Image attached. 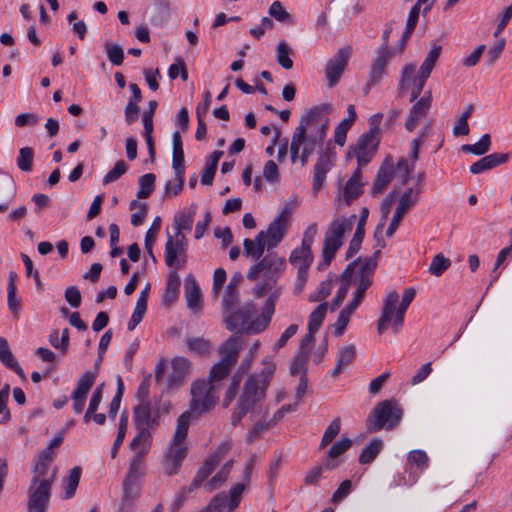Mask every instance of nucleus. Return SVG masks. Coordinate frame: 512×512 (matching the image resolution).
Instances as JSON below:
<instances>
[{
	"instance_id": "obj_44",
	"label": "nucleus",
	"mask_w": 512,
	"mask_h": 512,
	"mask_svg": "<svg viewBox=\"0 0 512 512\" xmlns=\"http://www.w3.org/2000/svg\"><path fill=\"white\" fill-rule=\"evenodd\" d=\"M156 177L152 173H147L142 175L139 178V190L137 192V197L139 199H145L148 198L153 190H154V183H155Z\"/></svg>"
},
{
	"instance_id": "obj_11",
	"label": "nucleus",
	"mask_w": 512,
	"mask_h": 512,
	"mask_svg": "<svg viewBox=\"0 0 512 512\" xmlns=\"http://www.w3.org/2000/svg\"><path fill=\"white\" fill-rule=\"evenodd\" d=\"M160 412L151 402L138 403L133 409V423L136 428L154 430L159 425Z\"/></svg>"
},
{
	"instance_id": "obj_45",
	"label": "nucleus",
	"mask_w": 512,
	"mask_h": 512,
	"mask_svg": "<svg viewBox=\"0 0 512 512\" xmlns=\"http://www.w3.org/2000/svg\"><path fill=\"white\" fill-rule=\"evenodd\" d=\"M34 150L31 147H23L19 150L17 166L23 172H30L33 166Z\"/></svg>"
},
{
	"instance_id": "obj_25",
	"label": "nucleus",
	"mask_w": 512,
	"mask_h": 512,
	"mask_svg": "<svg viewBox=\"0 0 512 512\" xmlns=\"http://www.w3.org/2000/svg\"><path fill=\"white\" fill-rule=\"evenodd\" d=\"M15 196V183L10 176L0 175V213L8 210Z\"/></svg>"
},
{
	"instance_id": "obj_20",
	"label": "nucleus",
	"mask_w": 512,
	"mask_h": 512,
	"mask_svg": "<svg viewBox=\"0 0 512 512\" xmlns=\"http://www.w3.org/2000/svg\"><path fill=\"white\" fill-rule=\"evenodd\" d=\"M186 455L187 449L184 445L171 443L163 463L164 473L168 476L177 474Z\"/></svg>"
},
{
	"instance_id": "obj_26",
	"label": "nucleus",
	"mask_w": 512,
	"mask_h": 512,
	"mask_svg": "<svg viewBox=\"0 0 512 512\" xmlns=\"http://www.w3.org/2000/svg\"><path fill=\"white\" fill-rule=\"evenodd\" d=\"M394 177V169L392 164L385 163L382 165L376 175V178L374 180L371 194L373 196L381 194L385 188L389 185L391 180Z\"/></svg>"
},
{
	"instance_id": "obj_56",
	"label": "nucleus",
	"mask_w": 512,
	"mask_h": 512,
	"mask_svg": "<svg viewBox=\"0 0 512 512\" xmlns=\"http://www.w3.org/2000/svg\"><path fill=\"white\" fill-rule=\"evenodd\" d=\"M441 50L442 48L440 45H434L420 66L419 71L431 75L435 63L440 56Z\"/></svg>"
},
{
	"instance_id": "obj_34",
	"label": "nucleus",
	"mask_w": 512,
	"mask_h": 512,
	"mask_svg": "<svg viewBox=\"0 0 512 512\" xmlns=\"http://www.w3.org/2000/svg\"><path fill=\"white\" fill-rule=\"evenodd\" d=\"M144 457L145 456L133 455L131 458L129 470L125 478L126 490L129 489L130 485H135L136 481L144 475Z\"/></svg>"
},
{
	"instance_id": "obj_46",
	"label": "nucleus",
	"mask_w": 512,
	"mask_h": 512,
	"mask_svg": "<svg viewBox=\"0 0 512 512\" xmlns=\"http://www.w3.org/2000/svg\"><path fill=\"white\" fill-rule=\"evenodd\" d=\"M216 465H214L208 459L205 460L203 466L198 470L194 480L192 481L190 487L188 488V492L198 488L202 482H204L210 474L214 471Z\"/></svg>"
},
{
	"instance_id": "obj_22",
	"label": "nucleus",
	"mask_w": 512,
	"mask_h": 512,
	"mask_svg": "<svg viewBox=\"0 0 512 512\" xmlns=\"http://www.w3.org/2000/svg\"><path fill=\"white\" fill-rule=\"evenodd\" d=\"M292 265L297 267V272L302 278L303 274H308V270L313 262V254L311 247L301 244L300 247L295 248L289 257Z\"/></svg>"
},
{
	"instance_id": "obj_64",
	"label": "nucleus",
	"mask_w": 512,
	"mask_h": 512,
	"mask_svg": "<svg viewBox=\"0 0 512 512\" xmlns=\"http://www.w3.org/2000/svg\"><path fill=\"white\" fill-rule=\"evenodd\" d=\"M352 445V441L349 438H342L335 442L328 451V458L335 459L338 456L345 453Z\"/></svg>"
},
{
	"instance_id": "obj_36",
	"label": "nucleus",
	"mask_w": 512,
	"mask_h": 512,
	"mask_svg": "<svg viewBox=\"0 0 512 512\" xmlns=\"http://www.w3.org/2000/svg\"><path fill=\"white\" fill-rule=\"evenodd\" d=\"M420 189L408 188L399 199L396 210L406 214L412 207H414L419 200Z\"/></svg>"
},
{
	"instance_id": "obj_48",
	"label": "nucleus",
	"mask_w": 512,
	"mask_h": 512,
	"mask_svg": "<svg viewBox=\"0 0 512 512\" xmlns=\"http://www.w3.org/2000/svg\"><path fill=\"white\" fill-rule=\"evenodd\" d=\"M308 360V351H297L291 366H290V374L295 376L301 373V376H305L307 372L306 363Z\"/></svg>"
},
{
	"instance_id": "obj_9",
	"label": "nucleus",
	"mask_w": 512,
	"mask_h": 512,
	"mask_svg": "<svg viewBox=\"0 0 512 512\" xmlns=\"http://www.w3.org/2000/svg\"><path fill=\"white\" fill-rule=\"evenodd\" d=\"M187 239L183 233L168 235L165 243L164 259L168 267L182 269L186 263Z\"/></svg>"
},
{
	"instance_id": "obj_21",
	"label": "nucleus",
	"mask_w": 512,
	"mask_h": 512,
	"mask_svg": "<svg viewBox=\"0 0 512 512\" xmlns=\"http://www.w3.org/2000/svg\"><path fill=\"white\" fill-rule=\"evenodd\" d=\"M358 261H360V258H357L356 260L350 262L347 265V267L344 269V271L342 272L341 285H340L334 299L332 300V303L330 306L332 311H335L341 305L343 300L345 299V297L348 293V290L350 288L352 276L355 272V269L358 266Z\"/></svg>"
},
{
	"instance_id": "obj_63",
	"label": "nucleus",
	"mask_w": 512,
	"mask_h": 512,
	"mask_svg": "<svg viewBox=\"0 0 512 512\" xmlns=\"http://www.w3.org/2000/svg\"><path fill=\"white\" fill-rule=\"evenodd\" d=\"M408 461L419 469H425L429 465V457L425 451L416 449L409 452Z\"/></svg>"
},
{
	"instance_id": "obj_2",
	"label": "nucleus",
	"mask_w": 512,
	"mask_h": 512,
	"mask_svg": "<svg viewBox=\"0 0 512 512\" xmlns=\"http://www.w3.org/2000/svg\"><path fill=\"white\" fill-rule=\"evenodd\" d=\"M280 292L276 291L267 299L261 315L255 320L251 321L254 315V304L251 302L245 303L240 307L231 310L224 314V323L229 331H234L237 328H246L249 332L259 333L264 331L269 325L272 316L275 312V302Z\"/></svg>"
},
{
	"instance_id": "obj_55",
	"label": "nucleus",
	"mask_w": 512,
	"mask_h": 512,
	"mask_svg": "<svg viewBox=\"0 0 512 512\" xmlns=\"http://www.w3.org/2000/svg\"><path fill=\"white\" fill-rule=\"evenodd\" d=\"M341 429V420L336 417L326 428L320 443V448H324L329 445L334 438L339 434Z\"/></svg>"
},
{
	"instance_id": "obj_24",
	"label": "nucleus",
	"mask_w": 512,
	"mask_h": 512,
	"mask_svg": "<svg viewBox=\"0 0 512 512\" xmlns=\"http://www.w3.org/2000/svg\"><path fill=\"white\" fill-rule=\"evenodd\" d=\"M509 154L506 153H492L489 154L475 163H473L469 170L472 174H480L490 169H493L508 161Z\"/></svg>"
},
{
	"instance_id": "obj_50",
	"label": "nucleus",
	"mask_w": 512,
	"mask_h": 512,
	"mask_svg": "<svg viewBox=\"0 0 512 512\" xmlns=\"http://www.w3.org/2000/svg\"><path fill=\"white\" fill-rule=\"evenodd\" d=\"M240 303V293L239 291H229L225 290L223 299L221 302V309L223 315L230 312L233 309H236Z\"/></svg>"
},
{
	"instance_id": "obj_5",
	"label": "nucleus",
	"mask_w": 512,
	"mask_h": 512,
	"mask_svg": "<svg viewBox=\"0 0 512 512\" xmlns=\"http://www.w3.org/2000/svg\"><path fill=\"white\" fill-rule=\"evenodd\" d=\"M353 222L348 218H338L333 220L325 233L322 257L325 265H329L335 256L337 250L343 244V236L346 231L352 229Z\"/></svg>"
},
{
	"instance_id": "obj_61",
	"label": "nucleus",
	"mask_w": 512,
	"mask_h": 512,
	"mask_svg": "<svg viewBox=\"0 0 512 512\" xmlns=\"http://www.w3.org/2000/svg\"><path fill=\"white\" fill-rule=\"evenodd\" d=\"M333 282L331 280L322 281L317 290L309 296L310 302H320L328 297L332 291Z\"/></svg>"
},
{
	"instance_id": "obj_16",
	"label": "nucleus",
	"mask_w": 512,
	"mask_h": 512,
	"mask_svg": "<svg viewBox=\"0 0 512 512\" xmlns=\"http://www.w3.org/2000/svg\"><path fill=\"white\" fill-rule=\"evenodd\" d=\"M379 138L371 134L363 133L359 136L355 146L350 147L354 152L359 166H366L376 154Z\"/></svg>"
},
{
	"instance_id": "obj_32",
	"label": "nucleus",
	"mask_w": 512,
	"mask_h": 512,
	"mask_svg": "<svg viewBox=\"0 0 512 512\" xmlns=\"http://www.w3.org/2000/svg\"><path fill=\"white\" fill-rule=\"evenodd\" d=\"M181 280L176 271H170L166 281V288L163 295V302L166 305L172 304L179 295Z\"/></svg>"
},
{
	"instance_id": "obj_43",
	"label": "nucleus",
	"mask_w": 512,
	"mask_h": 512,
	"mask_svg": "<svg viewBox=\"0 0 512 512\" xmlns=\"http://www.w3.org/2000/svg\"><path fill=\"white\" fill-rule=\"evenodd\" d=\"M234 364H228L227 361L221 359L210 370L209 379L206 382H213L223 380L230 372Z\"/></svg>"
},
{
	"instance_id": "obj_4",
	"label": "nucleus",
	"mask_w": 512,
	"mask_h": 512,
	"mask_svg": "<svg viewBox=\"0 0 512 512\" xmlns=\"http://www.w3.org/2000/svg\"><path fill=\"white\" fill-rule=\"evenodd\" d=\"M403 416L402 408L393 399L379 402L367 419V430L377 432L382 428H395Z\"/></svg>"
},
{
	"instance_id": "obj_6",
	"label": "nucleus",
	"mask_w": 512,
	"mask_h": 512,
	"mask_svg": "<svg viewBox=\"0 0 512 512\" xmlns=\"http://www.w3.org/2000/svg\"><path fill=\"white\" fill-rule=\"evenodd\" d=\"M285 266V258L278 257L276 254H269L257 264L251 266L247 273V278L250 281H255L261 276L263 278L262 281L267 282L268 286H275Z\"/></svg>"
},
{
	"instance_id": "obj_41",
	"label": "nucleus",
	"mask_w": 512,
	"mask_h": 512,
	"mask_svg": "<svg viewBox=\"0 0 512 512\" xmlns=\"http://www.w3.org/2000/svg\"><path fill=\"white\" fill-rule=\"evenodd\" d=\"M268 14L271 18H274L278 22L288 23V24H291L294 22L293 17L290 15L289 12L286 11L283 4L278 0L274 1L270 5V7L268 9Z\"/></svg>"
},
{
	"instance_id": "obj_12",
	"label": "nucleus",
	"mask_w": 512,
	"mask_h": 512,
	"mask_svg": "<svg viewBox=\"0 0 512 512\" xmlns=\"http://www.w3.org/2000/svg\"><path fill=\"white\" fill-rule=\"evenodd\" d=\"M53 479H42L36 485L29 487L28 512H45L50 498Z\"/></svg>"
},
{
	"instance_id": "obj_28",
	"label": "nucleus",
	"mask_w": 512,
	"mask_h": 512,
	"mask_svg": "<svg viewBox=\"0 0 512 512\" xmlns=\"http://www.w3.org/2000/svg\"><path fill=\"white\" fill-rule=\"evenodd\" d=\"M241 337L231 336L221 346L220 353L223 355L222 359L227 361L228 364H235L241 348Z\"/></svg>"
},
{
	"instance_id": "obj_33",
	"label": "nucleus",
	"mask_w": 512,
	"mask_h": 512,
	"mask_svg": "<svg viewBox=\"0 0 512 512\" xmlns=\"http://www.w3.org/2000/svg\"><path fill=\"white\" fill-rule=\"evenodd\" d=\"M193 415H194V413L192 411L187 410L178 417L173 440H172L173 444L183 445V442L187 436L189 424H190L191 419L193 418Z\"/></svg>"
},
{
	"instance_id": "obj_31",
	"label": "nucleus",
	"mask_w": 512,
	"mask_h": 512,
	"mask_svg": "<svg viewBox=\"0 0 512 512\" xmlns=\"http://www.w3.org/2000/svg\"><path fill=\"white\" fill-rule=\"evenodd\" d=\"M416 290L414 288H407L402 294L401 302L399 303V310L397 319L393 321V331L397 333L404 323L406 311L415 298Z\"/></svg>"
},
{
	"instance_id": "obj_57",
	"label": "nucleus",
	"mask_w": 512,
	"mask_h": 512,
	"mask_svg": "<svg viewBox=\"0 0 512 512\" xmlns=\"http://www.w3.org/2000/svg\"><path fill=\"white\" fill-rule=\"evenodd\" d=\"M7 302L8 307L13 313H17L20 309V301L16 298L15 275L10 274L7 286Z\"/></svg>"
},
{
	"instance_id": "obj_37",
	"label": "nucleus",
	"mask_w": 512,
	"mask_h": 512,
	"mask_svg": "<svg viewBox=\"0 0 512 512\" xmlns=\"http://www.w3.org/2000/svg\"><path fill=\"white\" fill-rule=\"evenodd\" d=\"M172 167L178 181L177 190L174 191V195H177L184 185V152H172Z\"/></svg>"
},
{
	"instance_id": "obj_27",
	"label": "nucleus",
	"mask_w": 512,
	"mask_h": 512,
	"mask_svg": "<svg viewBox=\"0 0 512 512\" xmlns=\"http://www.w3.org/2000/svg\"><path fill=\"white\" fill-rule=\"evenodd\" d=\"M356 357V347L352 344L343 346L339 349L336 359V365L331 371L332 377H337Z\"/></svg>"
},
{
	"instance_id": "obj_7",
	"label": "nucleus",
	"mask_w": 512,
	"mask_h": 512,
	"mask_svg": "<svg viewBox=\"0 0 512 512\" xmlns=\"http://www.w3.org/2000/svg\"><path fill=\"white\" fill-rule=\"evenodd\" d=\"M191 395L189 410L196 416L210 411L218 399L216 386L205 380H197L192 384Z\"/></svg>"
},
{
	"instance_id": "obj_13",
	"label": "nucleus",
	"mask_w": 512,
	"mask_h": 512,
	"mask_svg": "<svg viewBox=\"0 0 512 512\" xmlns=\"http://www.w3.org/2000/svg\"><path fill=\"white\" fill-rule=\"evenodd\" d=\"M393 53L390 49L378 48L371 60L370 70L368 74L367 86L371 88L380 83L387 74V66L391 61Z\"/></svg>"
},
{
	"instance_id": "obj_58",
	"label": "nucleus",
	"mask_w": 512,
	"mask_h": 512,
	"mask_svg": "<svg viewBox=\"0 0 512 512\" xmlns=\"http://www.w3.org/2000/svg\"><path fill=\"white\" fill-rule=\"evenodd\" d=\"M263 363L265 365V368L258 375L254 376L257 379V383L262 385L263 388L267 389L272 379V376L276 370V365L273 362L268 361L267 359H264Z\"/></svg>"
},
{
	"instance_id": "obj_35",
	"label": "nucleus",
	"mask_w": 512,
	"mask_h": 512,
	"mask_svg": "<svg viewBox=\"0 0 512 512\" xmlns=\"http://www.w3.org/2000/svg\"><path fill=\"white\" fill-rule=\"evenodd\" d=\"M82 470L76 466L70 470L69 476L63 480V498L70 499L75 495L81 479Z\"/></svg>"
},
{
	"instance_id": "obj_59",
	"label": "nucleus",
	"mask_w": 512,
	"mask_h": 512,
	"mask_svg": "<svg viewBox=\"0 0 512 512\" xmlns=\"http://www.w3.org/2000/svg\"><path fill=\"white\" fill-rule=\"evenodd\" d=\"M128 170V165L124 160H118L114 167L104 176L103 184H109L118 180L122 175H124Z\"/></svg>"
},
{
	"instance_id": "obj_60",
	"label": "nucleus",
	"mask_w": 512,
	"mask_h": 512,
	"mask_svg": "<svg viewBox=\"0 0 512 512\" xmlns=\"http://www.w3.org/2000/svg\"><path fill=\"white\" fill-rule=\"evenodd\" d=\"M124 393V384L121 376H117V390L109 405L108 414L110 417L115 418L120 408L121 399Z\"/></svg>"
},
{
	"instance_id": "obj_54",
	"label": "nucleus",
	"mask_w": 512,
	"mask_h": 512,
	"mask_svg": "<svg viewBox=\"0 0 512 512\" xmlns=\"http://www.w3.org/2000/svg\"><path fill=\"white\" fill-rule=\"evenodd\" d=\"M105 52L108 60L115 66H120L124 60V51L119 44L106 43Z\"/></svg>"
},
{
	"instance_id": "obj_42",
	"label": "nucleus",
	"mask_w": 512,
	"mask_h": 512,
	"mask_svg": "<svg viewBox=\"0 0 512 512\" xmlns=\"http://www.w3.org/2000/svg\"><path fill=\"white\" fill-rule=\"evenodd\" d=\"M196 209L197 206L192 205L189 214L181 213L175 216L174 224L176 228V233H182L183 230L190 231L192 229Z\"/></svg>"
},
{
	"instance_id": "obj_52",
	"label": "nucleus",
	"mask_w": 512,
	"mask_h": 512,
	"mask_svg": "<svg viewBox=\"0 0 512 512\" xmlns=\"http://www.w3.org/2000/svg\"><path fill=\"white\" fill-rule=\"evenodd\" d=\"M200 288L195 281L185 286V298L189 309H197L200 303Z\"/></svg>"
},
{
	"instance_id": "obj_15",
	"label": "nucleus",
	"mask_w": 512,
	"mask_h": 512,
	"mask_svg": "<svg viewBox=\"0 0 512 512\" xmlns=\"http://www.w3.org/2000/svg\"><path fill=\"white\" fill-rule=\"evenodd\" d=\"M351 56V48L344 47L339 49L333 58L329 59L325 68V75L328 80V86L334 87L342 74L344 73L345 67Z\"/></svg>"
},
{
	"instance_id": "obj_39",
	"label": "nucleus",
	"mask_w": 512,
	"mask_h": 512,
	"mask_svg": "<svg viewBox=\"0 0 512 512\" xmlns=\"http://www.w3.org/2000/svg\"><path fill=\"white\" fill-rule=\"evenodd\" d=\"M382 448L381 439H373L368 446H366L359 455V462L361 464L371 463L377 455L380 453Z\"/></svg>"
},
{
	"instance_id": "obj_23",
	"label": "nucleus",
	"mask_w": 512,
	"mask_h": 512,
	"mask_svg": "<svg viewBox=\"0 0 512 512\" xmlns=\"http://www.w3.org/2000/svg\"><path fill=\"white\" fill-rule=\"evenodd\" d=\"M333 162L334 159L329 153L322 152L319 155L313 169V190L315 192L319 191L322 187L328 171L333 166Z\"/></svg>"
},
{
	"instance_id": "obj_53",
	"label": "nucleus",
	"mask_w": 512,
	"mask_h": 512,
	"mask_svg": "<svg viewBox=\"0 0 512 512\" xmlns=\"http://www.w3.org/2000/svg\"><path fill=\"white\" fill-rule=\"evenodd\" d=\"M450 265L451 262L448 258L442 254H437L433 257L429 265V272L434 276H440L450 267Z\"/></svg>"
},
{
	"instance_id": "obj_3",
	"label": "nucleus",
	"mask_w": 512,
	"mask_h": 512,
	"mask_svg": "<svg viewBox=\"0 0 512 512\" xmlns=\"http://www.w3.org/2000/svg\"><path fill=\"white\" fill-rule=\"evenodd\" d=\"M384 226V223H381L377 226L374 238L376 240L375 248L376 250L374 253L367 258H360V261H358V272H357V289L354 293L353 299L359 301L360 303L364 299L366 290L371 286L372 284V277L376 270L377 263L379 256L381 254L382 248L385 247L386 243L381 237V231Z\"/></svg>"
},
{
	"instance_id": "obj_18",
	"label": "nucleus",
	"mask_w": 512,
	"mask_h": 512,
	"mask_svg": "<svg viewBox=\"0 0 512 512\" xmlns=\"http://www.w3.org/2000/svg\"><path fill=\"white\" fill-rule=\"evenodd\" d=\"M431 105L432 93L429 90L425 92V94L421 98H419L410 108L405 121V128L407 131H414V129L420 123V121L428 115L431 109Z\"/></svg>"
},
{
	"instance_id": "obj_19",
	"label": "nucleus",
	"mask_w": 512,
	"mask_h": 512,
	"mask_svg": "<svg viewBox=\"0 0 512 512\" xmlns=\"http://www.w3.org/2000/svg\"><path fill=\"white\" fill-rule=\"evenodd\" d=\"M96 377L97 373L92 371H86L80 376L77 387L71 395L73 410L76 414H80L83 411L87 394L94 385Z\"/></svg>"
},
{
	"instance_id": "obj_47",
	"label": "nucleus",
	"mask_w": 512,
	"mask_h": 512,
	"mask_svg": "<svg viewBox=\"0 0 512 512\" xmlns=\"http://www.w3.org/2000/svg\"><path fill=\"white\" fill-rule=\"evenodd\" d=\"M170 18V5L167 1H160L155 7L152 22L158 26L164 25Z\"/></svg>"
},
{
	"instance_id": "obj_8",
	"label": "nucleus",
	"mask_w": 512,
	"mask_h": 512,
	"mask_svg": "<svg viewBox=\"0 0 512 512\" xmlns=\"http://www.w3.org/2000/svg\"><path fill=\"white\" fill-rule=\"evenodd\" d=\"M416 67L414 64H406L401 71L398 84V95L402 97L409 89H411L410 102H416L425 86L430 75L421 71L414 76Z\"/></svg>"
},
{
	"instance_id": "obj_17",
	"label": "nucleus",
	"mask_w": 512,
	"mask_h": 512,
	"mask_svg": "<svg viewBox=\"0 0 512 512\" xmlns=\"http://www.w3.org/2000/svg\"><path fill=\"white\" fill-rule=\"evenodd\" d=\"M266 390V388L257 383L255 376H250L244 383L243 392L237 404L248 409V411H252L257 403L265 398Z\"/></svg>"
},
{
	"instance_id": "obj_40",
	"label": "nucleus",
	"mask_w": 512,
	"mask_h": 512,
	"mask_svg": "<svg viewBox=\"0 0 512 512\" xmlns=\"http://www.w3.org/2000/svg\"><path fill=\"white\" fill-rule=\"evenodd\" d=\"M328 303L324 302L319 304L316 309L309 316L308 330L311 332H317L327 313Z\"/></svg>"
},
{
	"instance_id": "obj_14",
	"label": "nucleus",
	"mask_w": 512,
	"mask_h": 512,
	"mask_svg": "<svg viewBox=\"0 0 512 512\" xmlns=\"http://www.w3.org/2000/svg\"><path fill=\"white\" fill-rule=\"evenodd\" d=\"M399 295L396 291H388L383 299L381 316L377 323V332L383 334L389 326L393 329V321L397 319Z\"/></svg>"
},
{
	"instance_id": "obj_38",
	"label": "nucleus",
	"mask_w": 512,
	"mask_h": 512,
	"mask_svg": "<svg viewBox=\"0 0 512 512\" xmlns=\"http://www.w3.org/2000/svg\"><path fill=\"white\" fill-rule=\"evenodd\" d=\"M491 146V137L489 134H484L475 144H464L461 150L465 153L481 156L486 154Z\"/></svg>"
},
{
	"instance_id": "obj_30",
	"label": "nucleus",
	"mask_w": 512,
	"mask_h": 512,
	"mask_svg": "<svg viewBox=\"0 0 512 512\" xmlns=\"http://www.w3.org/2000/svg\"><path fill=\"white\" fill-rule=\"evenodd\" d=\"M263 235V232H259L255 239L246 238L243 241L245 255L250 256L254 260H258L263 256L265 249H267L263 241Z\"/></svg>"
},
{
	"instance_id": "obj_51",
	"label": "nucleus",
	"mask_w": 512,
	"mask_h": 512,
	"mask_svg": "<svg viewBox=\"0 0 512 512\" xmlns=\"http://www.w3.org/2000/svg\"><path fill=\"white\" fill-rule=\"evenodd\" d=\"M290 49L285 41H280L276 49V60L286 70L293 67V61L289 57Z\"/></svg>"
},
{
	"instance_id": "obj_62",
	"label": "nucleus",
	"mask_w": 512,
	"mask_h": 512,
	"mask_svg": "<svg viewBox=\"0 0 512 512\" xmlns=\"http://www.w3.org/2000/svg\"><path fill=\"white\" fill-rule=\"evenodd\" d=\"M420 9L421 5L419 3H415L414 6L410 9L408 19L406 22V27L404 30V39L409 38L413 33V30L416 27V24L419 19Z\"/></svg>"
},
{
	"instance_id": "obj_10",
	"label": "nucleus",
	"mask_w": 512,
	"mask_h": 512,
	"mask_svg": "<svg viewBox=\"0 0 512 512\" xmlns=\"http://www.w3.org/2000/svg\"><path fill=\"white\" fill-rule=\"evenodd\" d=\"M290 216V211L287 208H284L268 225L266 230L260 231L264 234L263 241L265 242L268 250L277 247L283 240L288 229Z\"/></svg>"
},
{
	"instance_id": "obj_1",
	"label": "nucleus",
	"mask_w": 512,
	"mask_h": 512,
	"mask_svg": "<svg viewBox=\"0 0 512 512\" xmlns=\"http://www.w3.org/2000/svg\"><path fill=\"white\" fill-rule=\"evenodd\" d=\"M331 111L332 106L325 103L311 108L306 115L300 118V123L295 128L290 144L293 163L300 157L302 166L306 165L315 149L323 145L330 123L327 115Z\"/></svg>"
},
{
	"instance_id": "obj_29",
	"label": "nucleus",
	"mask_w": 512,
	"mask_h": 512,
	"mask_svg": "<svg viewBox=\"0 0 512 512\" xmlns=\"http://www.w3.org/2000/svg\"><path fill=\"white\" fill-rule=\"evenodd\" d=\"M137 435L132 439L130 448L135 451L134 455L146 456L151 447V433L145 428H136Z\"/></svg>"
},
{
	"instance_id": "obj_49",
	"label": "nucleus",
	"mask_w": 512,
	"mask_h": 512,
	"mask_svg": "<svg viewBox=\"0 0 512 512\" xmlns=\"http://www.w3.org/2000/svg\"><path fill=\"white\" fill-rule=\"evenodd\" d=\"M160 223H161V220L159 217L154 219V221L152 222L150 228L148 229V231L146 232V235H145V248L147 250V253L149 254V256L151 257V259L154 262L156 261V258L153 254L152 247H153L154 242L156 241L157 232L160 229Z\"/></svg>"
}]
</instances>
